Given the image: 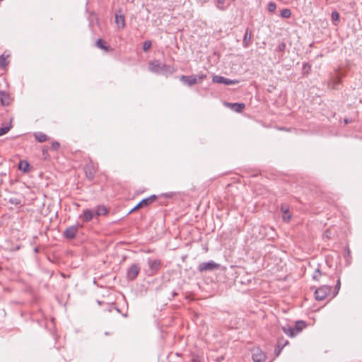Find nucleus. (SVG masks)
<instances>
[{
    "label": "nucleus",
    "mask_w": 362,
    "mask_h": 362,
    "mask_svg": "<svg viewBox=\"0 0 362 362\" xmlns=\"http://www.w3.org/2000/svg\"><path fill=\"white\" fill-rule=\"evenodd\" d=\"M148 69L151 72L165 75L172 74L175 71V69L173 66L163 64L159 60L149 62Z\"/></svg>",
    "instance_id": "f257e3e1"
},
{
    "label": "nucleus",
    "mask_w": 362,
    "mask_h": 362,
    "mask_svg": "<svg viewBox=\"0 0 362 362\" xmlns=\"http://www.w3.org/2000/svg\"><path fill=\"white\" fill-rule=\"evenodd\" d=\"M148 265V275L152 276L156 274L161 267V262L158 259H147Z\"/></svg>",
    "instance_id": "f03ea898"
},
{
    "label": "nucleus",
    "mask_w": 362,
    "mask_h": 362,
    "mask_svg": "<svg viewBox=\"0 0 362 362\" xmlns=\"http://www.w3.org/2000/svg\"><path fill=\"white\" fill-rule=\"evenodd\" d=\"M331 286H322L318 288L315 292V299L317 300H322L326 298V297L331 292Z\"/></svg>",
    "instance_id": "7ed1b4c3"
},
{
    "label": "nucleus",
    "mask_w": 362,
    "mask_h": 362,
    "mask_svg": "<svg viewBox=\"0 0 362 362\" xmlns=\"http://www.w3.org/2000/svg\"><path fill=\"white\" fill-rule=\"evenodd\" d=\"M220 267V264L216 263L214 261H209L207 262H202L198 266V269L199 272H206V271H214Z\"/></svg>",
    "instance_id": "20e7f679"
},
{
    "label": "nucleus",
    "mask_w": 362,
    "mask_h": 362,
    "mask_svg": "<svg viewBox=\"0 0 362 362\" xmlns=\"http://www.w3.org/2000/svg\"><path fill=\"white\" fill-rule=\"evenodd\" d=\"M83 226L81 224H76V225H74V226H71L69 228H67L64 231V236L67 238V239H73L75 238L76 233H78V229L80 228H81Z\"/></svg>",
    "instance_id": "39448f33"
},
{
    "label": "nucleus",
    "mask_w": 362,
    "mask_h": 362,
    "mask_svg": "<svg viewBox=\"0 0 362 362\" xmlns=\"http://www.w3.org/2000/svg\"><path fill=\"white\" fill-rule=\"evenodd\" d=\"M212 81L216 83H223L228 86L235 85L239 83L238 80H231L218 75L214 76Z\"/></svg>",
    "instance_id": "423d86ee"
},
{
    "label": "nucleus",
    "mask_w": 362,
    "mask_h": 362,
    "mask_svg": "<svg viewBox=\"0 0 362 362\" xmlns=\"http://www.w3.org/2000/svg\"><path fill=\"white\" fill-rule=\"evenodd\" d=\"M140 271V267L138 264H132L128 269L127 272V278L129 281L134 280Z\"/></svg>",
    "instance_id": "0eeeda50"
},
{
    "label": "nucleus",
    "mask_w": 362,
    "mask_h": 362,
    "mask_svg": "<svg viewBox=\"0 0 362 362\" xmlns=\"http://www.w3.org/2000/svg\"><path fill=\"white\" fill-rule=\"evenodd\" d=\"M252 359L254 362H264L266 355L259 348L254 349L252 351Z\"/></svg>",
    "instance_id": "6e6552de"
},
{
    "label": "nucleus",
    "mask_w": 362,
    "mask_h": 362,
    "mask_svg": "<svg viewBox=\"0 0 362 362\" xmlns=\"http://www.w3.org/2000/svg\"><path fill=\"white\" fill-rule=\"evenodd\" d=\"M95 216L93 209H85L83 214L80 215L79 218L82 219L83 223L90 221Z\"/></svg>",
    "instance_id": "1a4fd4ad"
},
{
    "label": "nucleus",
    "mask_w": 362,
    "mask_h": 362,
    "mask_svg": "<svg viewBox=\"0 0 362 362\" xmlns=\"http://www.w3.org/2000/svg\"><path fill=\"white\" fill-rule=\"evenodd\" d=\"M180 81L189 86H192L198 83L197 75L182 76Z\"/></svg>",
    "instance_id": "9d476101"
},
{
    "label": "nucleus",
    "mask_w": 362,
    "mask_h": 362,
    "mask_svg": "<svg viewBox=\"0 0 362 362\" xmlns=\"http://www.w3.org/2000/svg\"><path fill=\"white\" fill-rule=\"evenodd\" d=\"M156 199V195H151L148 198L144 199L141 201L134 209H132L131 211H133L137 209L141 208L143 206H146L153 203Z\"/></svg>",
    "instance_id": "9b49d317"
},
{
    "label": "nucleus",
    "mask_w": 362,
    "mask_h": 362,
    "mask_svg": "<svg viewBox=\"0 0 362 362\" xmlns=\"http://www.w3.org/2000/svg\"><path fill=\"white\" fill-rule=\"evenodd\" d=\"M251 38H252V31L249 28H247L245 30V35L243 37V46L245 48L248 47L249 45H250Z\"/></svg>",
    "instance_id": "f8f14e48"
},
{
    "label": "nucleus",
    "mask_w": 362,
    "mask_h": 362,
    "mask_svg": "<svg viewBox=\"0 0 362 362\" xmlns=\"http://www.w3.org/2000/svg\"><path fill=\"white\" fill-rule=\"evenodd\" d=\"M288 344V340H284V339H279L276 347L274 350L275 356H279L281 350L283 349V348Z\"/></svg>",
    "instance_id": "ddd939ff"
},
{
    "label": "nucleus",
    "mask_w": 362,
    "mask_h": 362,
    "mask_svg": "<svg viewBox=\"0 0 362 362\" xmlns=\"http://www.w3.org/2000/svg\"><path fill=\"white\" fill-rule=\"evenodd\" d=\"M282 212V218L285 222H288L291 218V215L288 211V207L286 204H282L281 206Z\"/></svg>",
    "instance_id": "4468645a"
},
{
    "label": "nucleus",
    "mask_w": 362,
    "mask_h": 362,
    "mask_svg": "<svg viewBox=\"0 0 362 362\" xmlns=\"http://www.w3.org/2000/svg\"><path fill=\"white\" fill-rule=\"evenodd\" d=\"M115 23L118 27V28H124L125 27V20L124 16L122 14H115Z\"/></svg>",
    "instance_id": "2eb2a0df"
},
{
    "label": "nucleus",
    "mask_w": 362,
    "mask_h": 362,
    "mask_svg": "<svg viewBox=\"0 0 362 362\" xmlns=\"http://www.w3.org/2000/svg\"><path fill=\"white\" fill-rule=\"evenodd\" d=\"M94 214L96 216H102L105 215L107 213V209L103 205L98 206L95 209H93Z\"/></svg>",
    "instance_id": "dca6fc26"
},
{
    "label": "nucleus",
    "mask_w": 362,
    "mask_h": 362,
    "mask_svg": "<svg viewBox=\"0 0 362 362\" xmlns=\"http://www.w3.org/2000/svg\"><path fill=\"white\" fill-rule=\"evenodd\" d=\"M0 102L3 105H8L9 104V96L6 93L0 91Z\"/></svg>",
    "instance_id": "f3484780"
},
{
    "label": "nucleus",
    "mask_w": 362,
    "mask_h": 362,
    "mask_svg": "<svg viewBox=\"0 0 362 362\" xmlns=\"http://www.w3.org/2000/svg\"><path fill=\"white\" fill-rule=\"evenodd\" d=\"M305 324L303 321H298L296 322L293 329H294L296 334H297L298 333L301 332L303 329V328H305Z\"/></svg>",
    "instance_id": "a211bd4d"
},
{
    "label": "nucleus",
    "mask_w": 362,
    "mask_h": 362,
    "mask_svg": "<svg viewBox=\"0 0 362 362\" xmlns=\"http://www.w3.org/2000/svg\"><path fill=\"white\" fill-rule=\"evenodd\" d=\"M228 105L231 106L237 112H241L245 108V104L243 103H228Z\"/></svg>",
    "instance_id": "6ab92c4d"
},
{
    "label": "nucleus",
    "mask_w": 362,
    "mask_h": 362,
    "mask_svg": "<svg viewBox=\"0 0 362 362\" xmlns=\"http://www.w3.org/2000/svg\"><path fill=\"white\" fill-rule=\"evenodd\" d=\"M283 332L290 337H293L296 335L293 327H283Z\"/></svg>",
    "instance_id": "aec40b11"
},
{
    "label": "nucleus",
    "mask_w": 362,
    "mask_h": 362,
    "mask_svg": "<svg viewBox=\"0 0 362 362\" xmlns=\"http://www.w3.org/2000/svg\"><path fill=\"white\" fill-rule=\"evenodd\" d=\"M35 138L37 141L41 143L45 142L48 139V136L42 132L35 133Z\"/></svg>",
    "instance_id": "412c9836"
},
{
    "label": "nucleus",
    "mask_w": 362,
    "mask_h": 362,
    "mask_svg": "<svg viewBox=\"0 0 362 362\" xmlns=\"http://www.w3.org/2000/svg\"><path fill=\"white\" fill-rule=\"evenodd\" d=\"M8 202L12 204H14L16 206L17 205H21L22 204V200L20 197H10L9 199H8Z\"/></svg>",
    "instance_id": "4be33fe9"
},
{
    "label": "nucleus",
    "mask_w": 362,
    "mask_h": 362,
    "mask_svg": "<svg viewBox=\"0 0 362 362\" xmlns=\"http://www.w3.org/2000/svg\"><path fill=\"white\" fill-rule=\"evenodd\" d=\"M281 16L284 18H288L291 16V11L288 8H284L281 11Z\"/></svg>",
    "instance_id": "5701e85b"
},
{
    "label": "nucleus",
    "mask_w": 362,
    "mask_h": 362,
    "mask_svg": "<svg viewBox=\"0 0 362 362\" xmlns=\"http://www.w3.org/2000/svg\"><path fill=\"white\" fill-rule=\"evenodd\" d=\"M8 57V55L5 56L4 54L0 56V67H5L8 64V62L6 60Z\"/></svg>",
    "instance_id": "b1692460"
},
{
    "label": "nucleus",
    "mask_w": 362,
    "mask_h": 362,
    "mask_svg": "<svg viewBox=\"0 0 362 362\" xmlns=\"http://www.w3.org/2000/svg\"><path fill=\"white\" fill-rule=\"evenodd\" d=\"M91 168H92V166L90 165H87L85 167L86 174L87 177H88L90 179L93 177V173L90 170Z\"/></svg>",
    "instance_id": "393cba45"
},
{
    "label": "nucleus",
    "mask_w": 362,
    "mask_h": 362,
    "mask_svg": "<svg viewBox=\"0 0 362 362\" xmlns=\"http://www.w3.org/2000/svg\"><path fill=\"white\" fill-rule=\"evenodd\" d=\"M96 45H97V47H98L100 49H103L105 50L107 49V47L105 46V41L102 39L98 40V41L96 42Z\"/></svg>",
    "instance_id": "a878e982"
},
{
    "label": "nucleus",
    "mask_w": 362,
    "mask_h": 362,
    "mask_svg": "<svg viewBox=\"0 0 362 362\" xmlns=\"http://www.w3.org/2000/svg\"><path fill=\"white\" fill-rule=\"evenodd\" d=\"M28 163L26 161H21L19 163V169L23 172L28 171Z\"/></svg>",
    "instance_id": "bb28decb"
},
{
    "label": "nucleus",
    "mask_w": 362,
    "mask_h": 362,
    "mask_svg": "<svg viewBox=\"0 0 362 362\" xmlns=\"http://www.w3.org/2000/svg\"><path fill=\"white\" fill-rule=\"evenodd\" d=\"M321 275H322V273H321L320 269L317 268V269H316V270L315 271V272L313 274V279L314 280L318 281L320 277L321 276Z\"/></svg>",
    "instance_id": "cd10ccee"
},
{
    "label": "nucleus",
    "mask_w": 362,
    "mask_h": 362,
    "mask_svg": "<svg viewBox=\"0 0 362 362\" xmlns=\"http://www.w3.org/2000/svg\"><path fill=\"white\" fill-rule=\"evenodd\" d=\"M267 8L269 12L273 13L276 8V5L274 2H269L267 5Z\"/></svg>",
    "instance_id": "c85d7f7f"
},
{
    "label": "nucleus",
    "mask_w": 362,
    "mask_h": 362,
    "mask_svg": "<svg viewBox=\"0 0 362 362\" xmlns=\"http://www.w3.org/2000/svg\"><path fill=\"white\" fill-rule=\"evenodd\" d=\"M151 42L150 40H146L143 44V49L144 52L148 51L151 47Z\"/></svg>",
    "instance_id": "c756f323"
},
{
    "label": "nucleus",
    "mask_w": 362,
    "mask_h": 362,
    "mask_svg": "<svg viewBox=\"0 0 362 362\" xmlns=\"http://www.w3.org/2000/svg\"><path fill=\"white\" fill-rule=\"evenodd\" d=\"M11 126H6L3 127H0V136L6 134L11 129Z\"/></svg>",
    "instance_id": "7c9ffc66"
},
{
    "label": "nucleus",
    "mask_w": 362,
    "mask_h": 362,
    "mask_svg": "<svg viewBox=\"0 0 362 362\" xmlns=\"http://www.w3.org/2000/svg\"><path fill=\"white\" fill-rule=\"evenodd\" d=\"M225 0H217V8L220 10L225 9Z\"/></svg>",
    "instance_id": "2f4dec72"
},
{
    "label": "nucleus",
    "mask_w": 362,
    "mask_h": 362,
    "mask_svg": "<svg viewBox=\"0 0 362 362\" xmlns=\"http://www.w3.org/2000/svg\"><path fill=\"white\" fill-rule=\"evenodd\" d=\"M332 19L333 21H338L339 20V15L337 11L332 13Z\"/></svg>",
    "instance_id": "473e14b6"
},
{
    "label": "nucleus",
    "mask_w": 362,
    "mask_h": 362,
    "mask_svg": "<svg viewBox=\"0 0 362 362\" xmlns=\"http://www.w3.org/2000/svg\"><path fill=\"white\" fill-rule=\"evenodd\" d=\"M197 76L198 83H200V82H202L203 80H204L205 78H206V74H199V75H197Z\"/></svg>",
    "instance_id": "72a5a7b5"
},
{
    "label": "nucleus",
    "mask_w": 362,
    "mask_h": 362,
    "mask_svg": "<svg viewBox=\"0 0 362 362\" xmlns=\"http://www.w3.org/2000/svg\"><path fill=\"white\" fill-rule=\"evenodd\" d=\"M340 285H341L340 280H339V279H338L337 283V285H336V286H335V290H336V293H335V295H337V293H338L339 290L340 289Z\"/></svg>",
    "instance_id": "f704fd0d"
},
{
    "label": "nucleus",
    "mask_w": 362,
    "mask_h": 362,
    "mask_svg": "<svg viewBox=\"0 0 362 362\" xmlns=\"http://www.w3.org/2000/svg\"><path fill=\"white\" fill-rule=\"evenodd\" d=\"M52 148H53L54 150H57V149H58V148L59 147V144L58 142L55 141V142H53V143H52Z\"/></svg>",
    "instance_id": "c9c22d12"
},
{
    "label": "nucleus",
    "mask_w": 362,
    "mask_h": 362,
    "mask_svg": "<svg viewBox=\"0 0 362 362\" xmlns=\"http://www.w3.org/2000/svg\"><path fill=\"white\" fill-rule=\"evenodd\" d=\"M310 66L308 65V64H305L303 65V69H310Z\"/></svg>",
    "instance_id": "e433bc0d"
},
{
    "label": "nucleus",
    "mask_w": 362,
    "mask_h": 362,
    "mask_svg": "<svg viewBox=\"0 0 362 362\" xmlns=\"http://www.w3.org/2000/svg\"><path fill=\"white\" fill-rule=\"evenodd\" d=\"M344 123H345V124H348V123H349V120H348L347 119H344Z\"/></svg>",
    "instance_id": "4c0bfd02"
},
{
    "label": "nucleus",
    "mask_w": 362,
    "mask_h": 362,
    "mask_svg": "<svg viewBox=\"0 0 362 362\" xmlns=\"http://www.w3.org/2000/svg\"><path fill=\"white\" fill-rule=\"evenodd\" d=\"M35 252H38L37 248H35Z\"/></svg>",
    "instance_id": "58836bf2"
},
{
    "label": "nucleus",
    "mask_w": 362,
    "mask_h": 362,
    "mask_svg": "<svg viewBox=\"0 0 362 362\" xmlns=\"http://www.w3.org/2000/svg\"><path fill=\"white\" fill-rule=\"evenodd\" d=\"M284 47H285L284 45H283L282 47H281V49H283Z\"/></svg>",
    "instance_id": "ea45409f"
},
{
    "label": "nucleus",
    "mask_w": 362,
    "mask_h": 362,
    "mask_svg": "<svg viewBox=\"0 0 362 362\" xmlns=\"http://www.w3.org/2000/svg\"><path fill=\"white\" fill-rule=\"evenodd\" d=\"M284 47H285L284 45H283L282 47H281V49H283Z\"/></svg>",
    "instance_id": "a19ab883"
}]
</instances>
